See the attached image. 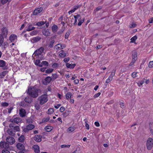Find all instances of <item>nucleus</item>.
<instances>
[{
    "mask_svg": "<svg viewBox=\"0 0 153 153\" xmlns=\"http://www.w3.org/2000/svg\"><path fill=\"white\" fill-rule=\"evenodd\" d=\"M41 92L40 89L34 88V87L33 88H28L27 90V93L28 95L33 98H36L38 96V93H40Z\"/></svg>",
    "mask_w": 153,
    "mask_h": 153,
    "instance_id": "obj_1",
    "label": "nucleus"
},
{
    "mask_svg": "<svg viewBox=\"0 0 153 153\" xmlns=\"http://www.w3.org/2000/svg\"><path fill=\"white\" fill-rule=\"evenodd\" d=\"M38 100H39V103L41 105H42L47 102L48 100L47 92H45V94L39 97Z\"/></svg>",
    "mask_w": 153,
    "mask_h": 153,
    "instance_id": "obj_2",
    "label": "nucleus"
},
{
    "mask_svg": "<svg viewBox=\"0 0 153 153\" xmlns=\"http://www.w3.org/2000/svg\"><path fill=\"white\" fill-rule=\"evenodd\" d=\"M146 145L147 149L151 150L153 146V139L151 138H149L146 143Z\"/></svg>",
    "mask_w": 153,
    "mask_h": 153,
    "instance_id": "obj_3",
    "label": "nucleus"
},
{
    "mask_svg": "<svg viewBox=\"0 0 153 153\" xmlns=\"http://www.w3.org/2000/svg\"><path fill=\"white\" fill-rule=\"evenodd\" d=\"M44 49L43 47H41L38 49L36 50L34 53L33 55L35 54V56H39L44 52Z\"/></svg>",
    "mask_w": 153,
    "mask_h": 153,
    "instance_id": "obj_4",
    "label": "nucleus"
},
{
    "mask_svg": "<svg viewBox=\"0 0 153 153\" xmlns=\"http://www.w3.org/2000/svg\"><path fill=\"white\" fill-rule=\"evenodd\" d=\"M6 141L8 144L10 145L13 144L15 142L14 138L11 136L8 137L6 138Z\"/></svg>",
    "mask_w": 153,
    "mask_h": 153,
    "instance_id": "obj_5",
    "label": "nucleus"
},
{
    "mask_svg": "<svg viewBox=\"0 0 153 153\" xmlns=\"http://www.w3.org/2000/svg\"><path fill=\"white\" fill-rule=\"evenodd\" d=\"M52 80L51 77L48 76L46 77L45 79L42 81V83L45 85H47Z\"/></svg>",
    "mask_w": 153,
    "mask_h": 153,
    "instance_id": "obj_6",
    "label": "nucleus"
},
{
    "mask_svg": "<svg viewBox=\"0 0 153 153\" xmlns=\"http://www.w3.org/2000/svg\"><path fill=\"white\" fill-rule=\"evenodd\" d=\"M17 148L22 151H24L25 150V146L20 143H18L16 145Z\"/></svg>",
    "mask_w": 153,
    "mask_h": 153,
    "instance_id": "obj_7",
    "label": "nucleus"
},
{
    "mask_svg": "<svg viewBox=\"0 0 153 153\" xmlns=\"http://www.w3.org/2000/svg\"><path fill=\"white\" fill-rule=\"evenodd\" d=\"M6 63L3 60H0V67L3 68V69L6 70L7 69V67L5 66Z\"/></svg>",
    "mask_w": 153,
    "mask_h": 153,
    "instance_id": "obj_8",
    "label": "nucleus"
},
{
    "mask_svg": "<svg viewBox=\"0 0 153 153\" xmlns=\"http://www.w3.org/2000/svg\"><path fill=\"white\" fill-rule=\"evenodd\" d=\"M10 122L12 123H16L18 124L19 123L22 121L21 119L19 117H16L14 118L13 120L10 119Z\"/></svg>",
    "mask_w": 153,
    "mask_h": 153,
    "instance_id": "obj_9",
    "label": "nucleus"
},
{
    "mask_svg": "<svg viewBox=\"0 0 153 153\" xmlns=\"http://www.w3.org/2000/svg\"><path fill=\"white\" fill-rule=\"evenodd\" d=\"M42 136L40 135H36L34 137V140L38 142H40L42 140Z\"/></svg>",
    "mask_w": 153,
    "mask_h": 153,
    "instance_id": "obj_10",
    "label": "nucleus"
},
{
    "mask_svg": "<svg viewBox=\"0 0 153 153\" xmlns=\"http://www.w3.org/2000/svg\"><path fill=\"white\" fill-rule=\"evenodd\" d=\"M43 8L42 7L37 8L34 11L33 15H36L41 12L43 10Z\"/></svg>",
    "mask_w": 153,
    "mask_h": 153,
    "instance_id": "obj_11",
    "label": "nucleus"
},
{
    "mask_svg": "<svg viewBox=\"0 0 153 153\" xmlns=\"http://www.w3.org/2000/svg\"><path fill=\"white\" fill-rule=\"evenodd\" d=\"M1 32L2 35L5 37L6 36L8 33V30L7 28L5 27H3L1 29Z\"/></svg>",
    "mask_w": 153,
    "mask_h": 153,
    "instance_id": "obj_12",
    "label": "nucleus"
},
{
    "mask_svg": "<svg viewBox=\"0 0 153 153\" xmlns=\"http://www.w3.org/2000/svg\"><path fill=\"white\" fill-rule=\"evenodd\" d=\"M8 134L10 136H14L15 135V131H13L12 129H8L7 130Z\"/></svg>",
    "mask_w": 153,
    "mask_h": 153,
    "instance_id": "obj_13",
    "label": "nucleus"
},
{
    "mask_svg": "<svg viewBox=\"0 0 153 153\" xmlns=\"http://www.w3.org/2000/svg\"><path fill=\"white\" fill-rule=\"evenodd\" d=\"M26 111L23 108H21L19 111V115L20 116L23 117H25L26 114Z\"/></svg>",
    "mask_w": 153,
    "mask_h": 153,
    "instance_id": "obj_14",
    "label": "nucleus"
},
{
    "mask_svg": "<svg viewBox=\"0 0 153 153\" xmlns=\"http://www.w3.org/2000/svg\"><path fill=\"white\" fill-rule=\"evenodd\" d=\"M41 38L39 36H36L32 38L31 41L32 43H34L39 41Z\"/></svg>",
    "mask_w": 153,
    "mask_h": 153,
    "instance_id": "obj_15",
    "label": "nucleus"
},
{
    "mask_svg": "<svg viewBox=\"0 0 153 153\" xmlns=\"http://www.w3.org/2000/svg\"><path fill=\"white\" fill-rule=\"evenodd\" d=\"M17 39L16 36L14 34L11 35L9 37V40L11 42H14V40Z\"/></svg>",
    "mask_w": 153,
    "mask_h": 153,
    "instance_id": "obj_16",
    "label": "nucleus"
},
{
    "mask_svg": "<svg viewBox=\"0 0 153 153\" xmlns=\"http://www.w3.org/2000/svg\"><path fill=\"white\" fill-rule=\"evenodd\" d=\"M33 148L36 153H39L40 152L39 147L38 145H34L33 146Z\"/></svg>",
    "mask_w": 153,
    "mask_h": 153,
    "instance_id": "obj_17",
    "label": "nucleus"
},
{
    "mask_svg": "<svg viewBox=\"0 0 153 153\" xmlns=\"http://www.w3.org/2000/svg\"><path fill=\"white\" fill-rule=\"evenodd\" d=\"M33 99L31 97H27L25 98V101L27 103H30L33 102Z\"/></svg>",
    "mask_w": 153,
    "mask_h": 153,
    "instance_id": "obj_18",
    "label": "nucleus"
},
{
    "mask_svg": "<svg viewBox=\"0 0 153 153\" xmlns=\"http://www.w3.org/2000/svg\"><path fill=\"white\" fill-rule=\"evenodd\" d=\"M42 33L44 35L46 36H48L50 35V33L48 29L46 30L45 29L42 30Z\"/></svg>",
    "mask_w": 153,
    "mask_h": 153,
    "instance_id": "obj_19",
    "label": "nucleus"
},
{
    "mask_svg": "<svg viewBox=\"0 0 153 153\" xmlns=\"http://www.w3.org/2000/svg\"><path fill=\"white\" fill-rule=\"evenodd\" d=\"M66 67L68 68H74L76 66L75 64H70L69 63H67L66 64Z\"/></svg>",
    "mask_w": 153,
    "mask_h": 153,
    "instance_id": "obj_20",
    "label": "nucleus"
},
{
    "mask_svg": "<svg viewBox=\"0 0 153 153\" xmlns=\"http://www.w3.org/2000/svg\"><path fill=\"white\" fill-rule=\"evenodd\" d=\"M80 17V15L79 14H77L76 15L74 16V18L75 19L74 22V25H76L77 24V19H79V17Z\"/></svg>",
    "mask_w": 153,
    "mask_h": 153,
    "instance_id": "obj_21",
    "label": "nucleus"
},
{
    "mask_svg": "<svg viewBox=\"0 0 153 153\" xmlns=\"http://www.w3.org/2000/svg\"><path fill=\"white\" fill-rule=\"evenodd\" d=\"M8 72V71H6L1 72L0 74V78H3Z\"/></svg>",
    "mask_w": 153,
    "mask_h": 153,
    "instance_id": "obj_22",
    "label": "nucleus"
},
{
    "mask_svg": "<svg viewBox=\"0 0 153 153\" xmlns=\"http://www.w3.org/2000/svg\"><path fill=\"white\" fill-rule=\"evenodd\" d=\"M58 29L57 26L55 24L53 25L52 27V30L53 33L56 32L57 30Z\"/></svg>",
    "mask_w": 153,
    "mask_h": 153,
    "instance_id": "obj_23",
    "label": "nucleus"
},
{
    "mask_svg": "<svg viewBox=\"0 0 153 153\" xmlns=\"http://www.w3.org/2000/svg\"><path fill=\"white\" fill-rule=\"evenodd\" d=\"M28 130H30L33 129L35 127V126L32 124H30L26 126Z\"/></svg>",
    "mask_w": 153,
    "mask_h": 153,
    "instance_id": "obj_24",
    "label": "nucleus"
},
{
    "mask_svg": "<svg viewBox=\"0 0 153 153\" xmlns=\"http://www.w3.org/2000/svg\"><path fill=\"white\" fill-rule=\"evenodd\" d=\"M53 127L51 126H46L45 128V129L46 130V131L47 132H50L51 131Z\"/></svg>",
    "mask_w": 153,
    "mask_h": 153,
    "instance_id": "obj_25",
    "label": "nucleus"
},
{
    "mask_svg": "<svg viewBox=\"0 0 153 153\" xmlns=\"http://www.w3.org/2000/svg\"><path fill=\"white\" fill-rule=\"evenodd\" d=\"M25 140V136L24 135H22L18 138V141L19 142L22 143Z\"/></svg>",
    "mask_w": 153,
    "mask_h": 153,
    "instance_id": "obj_26",
    "label": "nucleus"
},
{
    "mask_svg": "<svg viewBox=\"0 0 153 153\" xmlns=\"http://www.w3.org/2000/svg\"><path fill=\"white\" fill-rule=\"evenodd\" d=\"M61 52L59 54V56L61 57H64L66 55V53H65L63 50H62Z\"/></svg>",
    "mask_w": 153,
    "mask_h": 153,
    "instance_id": "obj_27",
    "label": "nucleus"
},
{
    "mask_svg": "<svg viewBox=\"0 0 153 153\" xmlns=\"http://www.w3.org/2000/svg\"><path fill=\"white\" fill-rule=\"evenodd\" d=\"M35 29V27L33 26H32V25H30L26 29V31H31L32 30H33Z\"/></svg>",
    "mask_w": 153,
    "mask_h": 153,
    "instance_id": "obj_28",
    "label": "nucleus"
},
{
    "mask_svg": "<svg viewBox=\"0 0 153 153\" xmlns=\"http://www.w3.org/2000/svg\"><path fill=\"white\" fill-rule=\"evenodd\" d=\"M82 6L81 5H75L73 9H72V10H73V11L74 12L76 10H77L78 8H80Z\"/></svg>",
    "mask_w": 153,
    "mask_h": 153,
    "instance_id": "obj_29",
    "label": "nucleus"
},
{
    "mask_svg": "<svg viewBox=\"0 0 153 153\" xmlns=\"http://www.w3.org/2000/svg\"><path fill=\"white\" fill-rule=\"evenodd\" d=\"M132 59L136 60L137 58V54L136 52L134 51L132 54Z\"/></svg>",
    "mask_w": 153,
    "mask_h": 153,
    "instance_id": "obj_30",
    "label": "nucleus"
},
{
    "mask_svg": "<svg viewBox=\"0 0 153 153\" xmlns=\"http://www.w3.org/2000/svg\"><path fill=\"white\" fill-rule=\"evenodd\" d=\"M4 38L2 34H0V46L4 42Z\"/></svg>",
    "mask_w": 153,
    "mask_h": 153,
    "instance_id": "obj_31",
    "label": "nucleus"
},
{
    "mask_svg": "<svg viewBox=\"0 0 153 153\" xmlns=\"http://www.w3.org/2000/svg\"><path fill=\"white\" fill-rule=\"evenodd\" d=\"M58 78V76L56 74H52L51 76V79L53 81Z\"/></svg>",
    "mask_w": 153,
    "mask_h": 153,
    "instance_id": "obj_32",
    "label": "nucleus"
},
{
    "mask_svg": "<svg viewBox=\"0 0 153 153\" xmlns=\"http://www.w3.org/2000/svg\"><path fill=\"white\" fill-rule=\"evenodd\" d=\"M72 96V94L70 92H68L66 95V98L67 100L71 98Z\"/></svg>",
    "mask_w": 153,
    "mask_h": 153,
    "instance_id": "obj_33",
    "label": "nucleus"
},
{
    "mask_svg": "<svg viewBox=\"0 0 153 153\" xmlns=\"http://www.w3.org/2000/svg\"><path fill=\"white\" fill-rule=\"evenodd\" d=\"M45 22L44 21L39 22L37 23L36 25L38 26H41L45 24Z\"/></svg>",
    "mask_w": 153,
    "mask_h": 153,
    "instance_id": "obj_34",
    "label": "nucleus"
},
{
    "mask_svg": "<svg viewBox=\"0 0 153 153\" xmlns=\"http://www.w3.org/2000/svg\"><path fill=\"white\" fill-rule=\"evenodd\" d=\"M78 21L79 22L78 24V25L79 26H81L82 24L84 22L83 20H82L81 18L80 17H79V19H78Z\"/></svg>",
    "mask_w": 153,
    "mask_h": 153,
    "instance_id": "obj_35",
    "label": "nucleus"
},
{
    "mask_svg": "<svg viewBox=\"0 0 153 153\" xmlns=\"http://www.w3.org/2000/svg\"><path fill=\"white\" fill-rule=\"evenodd\" d=\"M137 36L136 35L134 36L131 38V42H135V40L137 39Z\"/></svg>",
    "mask_w": 153,
    "mask_h": 153,
    "instance_id": "obj_36",
    "label": "nucleus"
},
{
    "mask_svg": "<svg viewBox=\"0 0 153 153\" xmlns=\"http://www.w3.org/2000/svg\"><path fill=\"white\" fill-rule=\"evenodd\" d=\"M53 71V69L52 68H49L45 71V72L47 74H50L52 73Z\"/></svg>",
    "mask_w": 153,
    "mask_h": 153,
    "instance_id": "obj_37",
    "label": "nucleus"
},
{
    "mask_svg": "<svg viewBox=\"0 0 153 153\" xmlns=\"http://www.w3.org/2000/svg\"><path fill=\"white\" fill-rule=\"evenodd\" d=\"M54 111V110L53 108H50L48 110V114H52Z\"/></svg>",
    "mask_w": 153,
    "mask_h": 153,
    "instance_id": "obj_38",
    "label": "nucleus"
},
{
    "mask_svg": "<svg viewBox=\"0 0 153 153\" xmlns=\"http://www.w3.org/2000/svg\"><path fill=\"white\" fill-rule=\"evenodd\" d=\"M50 117L49 116L47 117L46 118H43L42 120V122L43 123L46 122L49 120Z\"/></svg>",
    "mask_w": 153,
    "mask_h": 153,
    "instance_id": "obj_39",
    "label": "nucleus"
},
{
    "mask_svg": "<svg viewBox=\"0 0 153 153\" xmlns=\"http://www.w3.org/2000/svg\"><path fill=\"white\" fill-rule=\"evenodd\" d=\"M11 0H1V2L2 4H4L7 2H10Z\"/></svg>",
    "mask_w": 153,
    "mask_h": 153,
    "instance_id": "obj_40",
    "label": "nucleus"
},
{
    "mask_svg": "<svg viewBox=\"0 0 153 153\" xmlns=\"http://www.w3.org/2000/svg\"><path fill=\"white\" fill-rule=\"evenodd\" d=\"M27 122L29 124L32 123L33 122V120L31 118H28L26 120Z\"/></svg>",
    "mask_w": 153,
    "mask_h": 153,
    "instance_id": "obj_41",
    "label": "nucleus"
},
{
    "mask_svg": "<svg viewBox=\"0 0 153 153\" xmlns=\"http://www.w3.org/2000/svg\"><path fill=\"white\" fill-rule=\"evenodd\" d=\"M112 79V77L109 78V77L106 80V82L105 83V85H107V83L111 82Z\"/></svg>",
    "mask_w": 153,
    "mask_h": 153,
    "instance_id": "obj_42",
    "label": "nucleus"
},
{
    "mask_svg": "<svg viewBox=\"0 0 153 153\" xmlns=\"http://www.w3.org/2000/svg\"><path fill=\"white\" fill-rule=\"evenodd\" d=\"M16 131H20V129L19 127L18 126H15L13 128V130Z\"/></svg>",
    "mask_w": 153,
    "mask_h": 153,
    "instance_id": "obj_43",
    "label": "nucleus"
},
{
    "mask_svg": "<svg viewBox=\"0 0 153 153\" xmlns=\"http://www.w3.org/2000/svg\"><path fill=\"white\" fill-rule=\"evenodd\" d=\"M55 41L54 40H51L49 44V47L50 48H52L53 47V44L54 42Z\"/></svg>",
    "mask_w": 153,
    "mask_h": 153,
    "instance_id": "obj_44",
    "label": "nucleus"
},
{
    "mask_svg": "<svg viewBox=\"0 0 153 153\" xmlns=\"http://www.w3.org/2000/svg\"><path fill=\"white\" fill-rule=\"evenodd\" d=\"M74 128L73 127H70L68 128V131L71 132L74 130Z\"/></svg>",
    "mask_w": 153,
    "mask_h": 153,
    "instance_id": "obj_45",
    "label": "nucleus"
},
{
    "mask_svg": "<svg viewBox=\"0 0 153 153\" xmlns=\"http://www.w3.org/2000/svg\"><path fill=\"white\" fill-rule=\"evenodd\" d=\"M70 31H68L66 33L65 36V39H68L69 35H70Z\"/></svg>",
    "mask_w": 153,
    "mask_h": 153,
    "instance_id": "obj_46",
    "label": "nucleus"
},
{
    "mask_svg": "<svg viewBox=\"0 0 153 153\" xmlns=\"http://www.w3.org/2000/svg\"><path fill=\"white\" fill-rule=\"evenodd\" d=\"M15 126V125L14 123H10L9 125V127L10 128V129H13V128H14Z\"/></svg>",
    "mask_w": 153,
    "mask_h": 153,
    "instance_id": "obj_47",
    "label": "nucleus"
},
{
    "mask_svg": "<svg viewBox=\"0 0 153 153\" xmlns=\"http://www.w3.org/2000/svg\"><path fill=\"white\" fill-rule=\"evenodd\" d=\"M4 143V146L3 148L4 149H7L9 147V144H8L7 143L5 142V143Z\"/></svg>",
    "mask_w": 153,
    "mask_h": 153,
    "instance_id": "obj_48",
    "label": "nucleus"
},
{
    "mask_svg": "<svg viewBox=\"0 0 153 153\" xmlns=\"http://www.w3.org/2000/svg\"><path fill=\"white\" fill-rule=\"evenodd\" d=\"M34 106L36 109L37 110H39L40 108V105L38 104H36Z\"/></svg>",
    "mask_w": 153,
    "mask_h": 153,
    "instance_id": "obj_49",
    "label": "nucleus"
},
{
    "mask_svg": "<svg viewBox=\"0 0 153 153\" xmlns=\"http://www.w3.org/2000/svg\"><path fill=\"white\" fill-rule=\"evenodd\" d=\"M42 62L43 65L46 66H48V65L49 63L48 62L45 61H43Z\"/></svg>",
    "mask_w": 153,
    "mask_h": 153,
    "instance_id": "obj_50",
    "label": "nucleus"
},
{
    "mask_svg": "<svg viewBox=\"0 0 153 153\" xmlns=\"http://www.w3.org/2000/svg\"><path fill=\"white\" fill-rule=\"evenodd\" d=\"M37 32H38L37 31L34 30V31H33L31 32L30 33V34L31 36L36 35L37 34Z\"/></svg>",
    "mask_w": 153,
    "mask_h": 153,
    "instance_id": "obj_51",
    "label": "nucleus"
},
{
    "mask_svg": "<svg viewBox=\"0 0 153 153\" xmlns=\"http://www.w3.org/2000/svg\"><path fill=\"white\" fill-rule=\"evenodd\" d=\"M59 66V64L57 63H54L52 65V67L55 68H56Z\"/></svg>",
    "mask_w": 153,
    "mask_h": 153,
    "instance_id": "obj_52",
    "label": "nucleus"
},
{
    "mask_svg": "<svg viewBox=\"0 0 153 153\" xmlns=\"http://www.w3.org/2000/svg\"><path fill=\"white\" fill-rule=\"evenodd\" d=\"M85 121V126L86 127V128L87 129H89V125L88 124V123H87V121L86 120V119H85L84 120Z\"/></svg>",
    "mask_w": 153,
    "mask_h": 153,
    "instance_id": "obj_53",
    "label": "nucleus"
},
{
    "mask_svg": "<svg viewBox=\"0 0 153 153\" xmlns=\"http://www.w3.org/2000/svg\"><path fill=\"white\" fill-rule=\"evenodd\" d=\"M1 105L3 106L6 107L8 106L9 105V104L8 103L6 102H2Z\"/></svg>",
    "mask_w": 153,
    "mask_h": 153,
    "instance_id": "obj_54",
    "label": "nucleus"
},
{
    "mask_svg": "<svg viewBox=\"0 0 153 153\" xmlns=\"http://www.w3.org/2000/svg\"><path fill=\"white\" fill-rule=\"evenodd\" d=\"M70 145H61V146L62 148H69L70 147Z\"/></svg>",
    "mask_w": 153,
    "mask_h": 153,
    "instance_id": "obj_55",
    "label": "nucleus"
},
{
    "mask_svg": "<svg viewBox=\"0 0 153 153\" xmlns=\"http://www.w3.org/2000/svg\"><path fill=\"white\" fill-rule=\"evenodd\" d=\"M2 46H3L4 49H5L7 47L8 45V43L7 42H4L2 44Z\"/></svg>",
    "mask_w": 153,
    "mask_h": 153,
    "instance_id": "obj_56",
    "label": "nucleus"
},
{
    "mask_svg": "<svg viewBox=\"0 0 153 153\" xmlns=\"http://www.w3.org/2000/svg\"><path fill=\"white\" fill-rule=\"evenodd\" d=\"M115 70H113L111 74V75L109 76V78L112 77H112L115 74Z\"/></svg>",
    "mask_w": 153,
    "mask_h": 153,
    "instance_id": "obj_57",
    "label": "nucleus"
},
{
    "mask_svg": "<svg viewBox=\"0 0 153 153\" xmlns=\"http://www.w3.org/2000/svg\"><path fill=\"white\" fill-rule=\"evenodd\" d=\"M137 72H133L131 74V76L133 78H135L137 76Z\"/></svg>",
    "mask_w": 153,
    "mask_h": 153,
    "instance_id": "obj_58",
    "label": "nucleus"
},
{
    "mask_svg": "<svg viewBox=\"0 0 153 153\" xmlns=\"http://www.w3.org/2000/svg\"><path fill=\"white\" fill-rule=\"evenodd\" d=\"M65 110V108L63 106H62L59 109V111L60 112H63Z\"/></svg>",
    "mask_w": 153,
    "mask_h": 153,
    "instance_id": "obj_59",
    "label": "nucleus"
},
{
    "mask_svg": "<svg viewBox=\"0 0 153 153\" xmlns=\"http://www.w3.org/2000/svg\"><path fill=\"white\" fill-rule=\"evenodd\" d=\"M149 67L150 68L153 67V62L150 61L149 64Z\"/></svg>",
    "mask_w": 153,
    "mask_h": 153,
    "instance_id": "obj_60",
    "label": "nucleus"
},
{
    "mask_svg": "<svg viewBox=\"0 0 153 153\" xmlns=\"http://www.w3.org/2000/svg\"><path fill=\"white\" fill-rule=\"evenodd\" d=\"M100 94H101V93L100 92H98L97 93L95 94L94 95V98H96L97 97H98L100 95Z\"/></svg>",
    "mask_w": 153,
    "mask_h": 153,
    "instance_id": "obj_61",
    "label": "nucleus"
},
{
    "mask_svg": "<svg viewBox=\"0 0 153 153\" xmlns=\"http://www.w3.org/2000/svg\"><path fill=\"white\" fill-rule=\"evenodd\" d=\"M136 60L135 59H132L131 62V63L129 64V66H131L132 65L134 64L135 63V62L136 61Z\"/></svg>",
    "mask_w": 153,
    "mask_h": 153,
    "instance_id": "obj_62",
    "label": "nucleus"
},
{
    "mask_svg": "<svg viewBox=\"0 0 153 153\" xmlns=\"http://www.w3.org/2000/svg\"><path fill=\"white\" fill-rule=\"evenodd\" d=\"M68 112L65 111L63 113L62 115L64 117H66L68 115Z\"/></svg>",
    "mask_w": 153,
    "mask_h": 153,
    "instance_id": "obj_63",
    "label": "nucleus"
},
{
    "mask_svg": "<svg viewBox=\"0 0 153 153\" xmlns=\"http://www.w3.org/2000/svg\"><path fill=\"white\" fill-rule=\"evenodd\" d=\"M2 153H10L9 151L7 150H3L2 151Z\"/></svg>",
    "mask_w": 153,
    "mask_h": 153,
    "instance_id": "obj_64",
    "label": "nucleus"
}]
</instances>
